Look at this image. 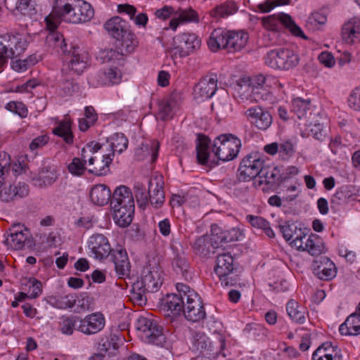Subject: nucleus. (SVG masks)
Here are the masks:
<instances>
[{
	"instance_id": "obj_1",
	"label": "nucleus",
	"mask_w": 360,
	"mask_h": 360,
	"mask_svg": "<svg viewBox=\"0 0 360 360\" xmlns=\"http://www.w3.org/2000/svg\"><path fill=\"white\" fill-rule=\"evenodd\" d=\"M177 293L167 295L164 298L163 310L166 316L173 321L184 313L189 321L198 322L206 317V312L198 294L188 285L178 283Z\"/></svg>"
},
{
	"instance_id": "obj_40",
	"label": "nucleus",
	"mask_w": 360,
	"mask_h": 360,
	"mask_svg": "<svg viewBox=\"0 0 360 360\" xmlns=\"http://www.w3.org/2000/svg\"><path fill=\"white\" fill-rule=\"evenodd\" d=\"M210 139L203 134H198L196 143L198 162L202 165H208Z\"/></svg>"
},
{
	"instance_id": "obj_39",
	"label": "nucleus",
	"mask_w": 360,
	"mask_h": 360,
	"mask_svg": "<svg viewBox=\"0 0 360 360\" xmlns=\"http://www.w3.org/2000/svg\"><path fill=\"white\" fill-rule=\"evenodd\" d=\"M339 331L342 335H360V316L354 313L351 314L340 326Z\"/></svg>"
},
{
	"instance_id": "obj_57",
	"label": "nucleus",
	"mask_w": 360,
	"mask_h": 360,
	"mask_svg": "<svg viewBox=\"0 0 360 360\" xmlns=\"http://www.w3.org/2000/svg\"><path fill=\"white\" fill-rule=\"evenodd\" d=\"M75 296L70 294L56 298L54 306L59 309H68L72 308L75 304Z\"/></svg>"
},
{
	"instance_id": "obj_59",
	"label": "nucleus",
	"mask_w": 360,
	"mask_h": 360,
	"mask_svg": "<svg viewBox=\"0 0 360 360\" xmlns=\"http://www.w3.org/2000/svg\"><path fill=\"white\" fill-rule=\"evenodd\" d=\"M29 290L28 294L29 297L37 298L41 294L42 292V283L34 277L30 278L28 280L27 284Z\"/></svg>"
},
{
	"instance_id": "obj_32",
	"label": "nucleus",
	"mask_w": 360,
	"mask_h": 360,
	"mask_svg": "<svg viewBox=\"0 0 360 360\" xmlns=\"http://www.w3.org/2000/svg\"><path fill=\"white\" fill-rule=\"evenodd\" d=\"M226 38V50L229 52H235L241 50L246 45L248 35L244 32L227 31Z\"/></svg>"
},
{
	"instance_id": "obj_56",
	"label": "nucleus",
	"mask_w": 360,
	"mask_h": 360,
	"mask_svg": "<svg viewBox=\"0 0 360 360\" xmlns=\"http://www.w3.org/2000/svg\"><path fill=\"white\" fill-rule=\"evenodd\" d=\"M139 290L136 288V282L132 285L131 299L134 302L139 305L146 304L147 298L146 293L148 292L145 288L143 286H139Z\"/></svg>"
},
{
	"instance_id": "obj_51",
	"label": "nucleus",
	"mask_w": 360,
	"mask_h": 360,
	"mask_svg": "<svg viewBox=\"0 0 360 360\" xmlns=\"http://www.w3.org/2000/svg\"><path fill=\"white\" fill-rule=\"evenodd\" d=\"M310 101L301 98H296L292 100V110L297 115L299 119L303 117L307 111L309 109Z\"/></svg>"
},
{
	"instance_id": "obj_23",
	"label": "nucleus",
	"mask_w": 360,
	"mask_h": 360,
	"mask_svg": "<svg viewBox=\"0 0 360 360\" xmlns=\"http://www.w3.org/2000/svg\"><path fill=\"white\" fill-rule=\"evenodd\" d=\"M148 184L149 202L150 205L156 209L161 207L165 200L162 177L155 176L149 180Z\"/></svg>"
},
{
	"instance_id": "obj_54",
	"label": "nucleus",
	"mask_w": 360,
	"mask_h": 360,
	"mask_svg": "<svg viewBox=\"0 0 360 360\" xmlns=\"http://www.w3.org/2000/svg\"><path fill=\"white\" fill-rule=\"evenodd\" d=\"M237 271H231L230 273L224 272L223 275H217L221 285L225 287L234 286L239 283L240 279Z\"/></svg>"
},
{
	"instance_id": "obj_45",
	"label": "nucleus",
	"mask_w": 360,
	"mask_h": 360,
	"mask_svg": "<svg viewBox=\"0 0 360 360\" xmlns=\"http://www.w3.org/2000/svg\"><path fill=\"white\" fill-rule=\"evenodd\" d=\"M58 179V175L54 169L44 167L38 173L37 176L33 178L35 184L39 186H49L53 184Z\"/></svg>"
},
{
	"instance_id": "obj_29",
	"label": "nucleus",
	"mask_w": 360,
	"mask_h": 360,
	"mask_svg": "<svg viewBox=\"0 0 360 360\" xmlns=\"http://www.w3.org/2000/svg\"><path fill=\"white\" fill-rule=\"evenodd\" d=\"M94 77L98 85L110 86L119 84L122 75L117 68H109L99 71Z\"/></svg>"
},
{
	"instance_id": "obj_50",
	"label": "nucleus",
	"mask_w": 360,
	"mask_h": 360,
	"mask_svg": "<svg viewBox=\"0 0 360 360\" xmlns=\"http://www.w3.org/2000/svg\"><path fill=\"white\" fill-rule=\"evenodd\" d=\"M111 152L122 153L128 146V139L123 133H115L108 139Z\"/></svg>"
},
{
	"instance_id": "obj_30",
	"label": "nucleus",
	"mask_w": 360,
	"mask_h": 360,
	"mask_svg": "<svg viewBox=\"0 0 360 360\" xmlns=\"http://www.w3.org/2000/svg\"><path fill=\"white\" fill-rule=\"evenodd\" d=\"M198 22L199 17L197 12L191 7L183 9L178 8L175 11V18L169 22V27L173 30H176L179 22Z\"/></svg>"
},
{
	"instance_id": "obj_16",
	"label": "nucleus",
	"mask_w": 360,
	"mask_h": 360,
	"mask_svg": "<svg viewBox=\"0 0 360 360\" xmlns=\"http://www.w3.org/2000/svg\"><path fill=\"white\" fill-rule=\"evenodd\" d=\"M115 265V270L120 278H125L130 274L131 264L127 252L122 246L112 249L109 256Z\"/></svg>"
},
{
	"instance_id": "obj_47",
	"label": "nucleus",
	"mask_w": 360,
	"mask_h": 360,
	"mask_svg": "<svg viewBox=\"0 0 360 360\" xmlns=\"http://www.w3.org/2000/svg\"><path fill=\"white\" fill-rule=\"evenodd\" d=\"M53 134L61 137L68 144H72L74 141V136L71 129L70 120H63L53 129Z\"/></svg>"
},
{
	"instance_id": "obj_15",
	"label": "nucleus",
	"mask_w": 360,
	"mask_h": 360,
	"mask_svg": "<svg viewBox=\"0 0 360 360\" xmlns=\"http://www.w3.org/2000/svg\"><path fill=\"white\" fill-rule=\"evenodd\" d=\"M201 41L195 34L182 33L174 37L172 52L175 56L184 58L200 46Z\"/></svg>"
},
{
	"instance_id": "obj_61",
	"label": "nucleus",
	"mask_w": 360,
	"mask_h": 360,
	"mask_svg": "<svg viewBox=\"0 0 360 360\" xmlns=\"http://www.w3.org/2000/svg\"><path fill=\"white\" fill-rule=\"evenodd\" d=\"M6 108L21 117H25L27 115V109L22 102L11 101L6 104Z\"/></svg>"
},
{
	"instance_id": "obj_18",
	"label": "nucleus",
	"mask_w": 360,
	"mask_h": 360,
	"mask_svg": "<svg viewBox=\"0 0 360 360\" xmlns=\"http://www.w3.org/2000/svg\"><path fill=\"white\" fill-rule=\"evenodd\" d=\"M88 247L93 257L99 260L108 257L112 250L108 238L104 235L98 233L90 237Z\"/></svg>"
},
{
	"instance_id": "obj_7",
	"label": "nucleus",
	"mask_w": 360,
	"mask_h": 360,
	"mask_svg": "<svg viewBox=\"0 0 360 360\" xmlns=\"http://www.w3.org/2000/svg\"><path fill=\"white\" fill-rule=\"evenodd\" d=\"M136 328L140 333L141 340L146 343L162 346L165 342L166 336L163 333V327L154 319L143 316L139 318Z\"/></svg>"
},
{
	"instance_id": "obj_20",
	"label": "nucleus",
	"mask_w": 360,
	"mask_h": 360,
	"mask_svg": "<svg viewBox=\"0 0 360 360\" xmlns=\"http://www.w3.org/2000/svg\"><path fill=\"white\" fill-rule=\"evenodd\" d=\"M217 77L214 74L201 79L194 88L195 97L201 100L212 97L217 90Z\"/></svg>"
},
{
	"instance_id": "obj_38",
	"label": "nucleus",
	"mask_w": 360,
	"mask_h": 360,
	"mask_svg": "<svg viewBox=\"0 0 360 360\" xmlns=\"http://www.w3.org/2000/svg\"><path fill=\"white\" fill-rule=\"evenodd\" d=\"M238 10V6L235 1H226L215 6L210 11V15L216 20L227 18L235 14Z\"/></svg>"
},
{
	"instance_id": "obj_26",
	"label": "nucleus",
	"mask_w": 360,
	"mask_h": 360,
	"mask_svg": "<svg viewBox=\"0 0 360 360\" xmlns=\"http://www.w3.org/2000/svg\"><path fill=\"white\" fill-rule=\"evenodd\" d=\"M259 184L265 183L267 185H276L283 182L286 177H283L278 167L269 165L264 162L259 175Z\"/></svg>"
},
{
	"instance_id": "obj_52",
	"label": "nucleus",
	"mask_w": 360,
	"mask_h": 360,
	"mask_svg": "<svg viewBox=\"0 0 360 360\" xmlns=\"http://www.w3.org/2000/svg\"><path fill=\"white\" fill-rule=\"evenodd\" d=\"M174 105L173 100H162L159 103L158 112L161 120H166L172 117Z\"/></svg>"
},
{
	"instance_id": "obj_27",
	"label": "nucleus",
	"mask_w": 360,
	"mask_h": 360,
	"mask_svg": "<svg viewBox=\"0 0 360 360\" xmlns=\"http://www.w3.org/2000/svg\"><path fill=\"white\" fill-rule=\"evenodd\" d=\"M342 39L347 44L360 40V18H353L345 22L342 29Z\"/></svg>"
},
{
	"instance_id": "obj_28",
	"label": "nucleus",
	"mask_w": 360,
	"mask_h": 360,
	"mask_svg": "<svg viewBox=\"0 0 360 360\" xmlns=\"http://www.w3.org/2000/svg\"><path fill=\"white\" fill-rule=\"evenodd\" d=\"M104 27L109 34L116 40L120 39V37L130 29L129 23L119 16L110 18L105 23Z\"/></svg>"
},
{
	"instance_id": "obj_3",
	"label": "nucleus",
	"mask_w": 360,
	"mask_h": 360,
	"mask_svg": "<svg viewBox=\"0 0 360 360\" xmlns=\"http://www.w3.org/2000/svg\"><path fill=\"white\" fill-rule=\"evenodd\" d=\"M52 14L71 23H83L89 21L94 11L91 4L84 0H56Z\"/></svg>"
},
{
	"instance_id": "obj_64",
	"label": "nucleus",
	"mask_w": 360,
	"mask_h": 360,
	"mask_svg": "<svg viewBox=\"0 0 360 360\" xmlns=\"http://www.w3.org/2000/svg\"><path fill=\"white\" fill-rule=\"evenodd\" d=\"M63 96H70L79 90V85L72 79H65L60 84Z\"/></svg>"
},
{
	"instance_id": "obj_49",
	"label": "nucleus",
	"mask_w": 360,
	"mask_h": 360,
	"mask_svg": "<svg viewBox=\"0 0 360 360\" xmlns=\"http://www.w3.org/2000/svg\"><path fill=\"white\" fill-rule=\"evenodd\" d=\"M79 323L77 316H62L58 322V329L64 335H71L76 330V324Z\"/></svg>"
},
{
	"instance_id": "obj_46",
	"label": "nucleus",
	"mask_w": 360,
	"mask_h": 360,
	"mask_svg": "<svg viewBox=\"0 0 360 360\" xmlns=\"http://www.w3.org/2000/svg\"><path fill=\"white\" fill-rule=\"evenodd\" d=\"M119 337L116 335H110L108 337L101 339L98 349L101 352L108 353V355H115L116 351L118 349Z\"/></svg>"
},
{
	"instance_id": "obj_12",
	"label": "nucleus",
	"mask_w": 360,
	"mask_h": 360,
	"mask_svg": "<svg viewBox=\"0 0 360 360\" xmlns=\"http://www.w3.org/2000/svg\"><path fill=\"white\" fill-rule=\"evenodd\" d=\"M162 271L158 262L153 259L142 270L141 279L136 281V288L143 286L148 292H155L162 284Z\"/></svg>"
},
{
	"instance_id": "obj_24",
	"label": "nucleus",
	"mask_w": 360,
	"mask_h": 360,
	"mask_svg": "<svg viewBox=\"0 0 360 360\" xmlns=\"http://www.w3.org/2000/svg\"><path fill=\"white\" fill-rule=\"evenodd\" d=\"M127 205L135 207L131 190L126 186H120L114 191L110 200L111 208H126Z\"/></svg>"
},
{
	"instance_id": "obj_62",
	"label": "nucleus",
	"mask_w": 360,
	"mask_h": 360,
	"mask_svg": "<svg viewBox=\"0 0 360 360\" xmlns=\"http://www.w3.org/2000/svg\"><path fill=\"white\" fill-rule=\"evenodd\" d=\"M309 136H311L314 139L323 141L326 137V130L323 125L321 123H315L310 126L309 130Z\"/></svg>"
},
{
	"instance_id": "obj_5",
	"label": "nucleus",
	"mask_w": 360,
	"mask_h": 360,
	"mask_svg": "<svg viewBox=\"0 0 360 360\" xmlns=\"http://www.w3.org/2000/svg\"><path fill=\"white\" fill-rule=\"evenodd\" d=\"M26 39L20 34L0 35V68L8 63V59L20 56L27 49Z\"/></svg>"
},
{
	"instance_id": "obj_22",
	"label": "nucleus",
	"mask_w": 360,
	"mask_h": 360,
	"mask_svg": "<svg viewBox=\"0 0 360 360\" xmlns=\"http://www.w3.org/2000/svg\"><path fill=\"white\" fill-rule=\"evenodd\" d=\"M279 229L286 241H290V244L296 248H302V240L306 239L307 236L302 228L294 222L286 221L283 225H279Z\"/></svg>"
},
{
	"instance_id": "obj_42",
	"label": "nucleus",
	"mask_w": 360,
	"mask_h": 360,
	"mask_svg": "<svg viewBox=\"0 0 360 360\" xmlns=\"http://www.w3.org/2000/svg\"><path fill=\"white\" fill-rule=\"evenodd\" d=\"M288 316L295 323L303 324L306 321L307 309L294 300H290L286 304Z\"/></svg>"
},
{
	"instance_id": "obj_2",
	"label": "nucleus",
	"mask_w": 360,
	"mask_h": 360,
	"mask_svg": "<svg viewBox=\"0 0 360 360\" xmlns=\"http://www.w3.org/2000/svg\"><path fill=\"white\" fill-rule=\"evenodd\" d=\"M47 41L58 53L65 57L64 61L67 63L70 70L77 75H81L89 66L88 52L79 46L72 44L68 46L61 33L58 32L50 33L47 37Z\"/></svg>"
},
{
	"instance_id": "obj_55",
	"label": "nucleus",
	"mask_w": 360,
	"mask_h": 360,
	"mask_svg": "<svg viewBox=\"0 0 360 360\" xmlns=\"http://www.w3.org/2000/svg\"><path fill=\"white\" fill-rule=\"evenodd\" d=\"M211 235L209 236L212 243L214 245L215 249L223 248L224 245L226 244L225 240L223 238L224 233L220 228L217 226H212Z\"/></svg>"
},
{
	"instance_id": "obj_17",
	"label": "nucleus",
	"mask_w": 360,
	"mask_h": 360,
	"mask_svg": "<svg viewBox=\"0 0 360 360\" xmlns=\"http://www.w3.org/2000/svg\"><path fill=\"white\" fill-rule=\"evenodd\" d=\"M245 114L250 122L259 130H266L273 122L270 112L259 105L248 108Z\"/></svg>"
},
{
	"instance_id": "obj_21",
	"label": "nucleus",
	"mask_w": 360,
	"mask_h": 360,
	"mask_svg": "<svg viewBox=\"0 0 360 360\" xmlns=\"http://www.w3.org/2000/svg\"><path fill=\"white\" fill-rule=\"evenodd\" d=\"M313 274L319 279L329 281L336 276L335 264L327 257H321L312 264Z\"/></svg>"
},
{
	"instance_id": "obj_58",
	"label": "nucleus",
	"mask_w": 360,
	"mask_h": 360,
	"mask_svg": "<svg viewBox=\"0 0 360 360\" xmlns=\"http://www.w3.org/2000/svg\"><path fill=\"white\" fill-rule=\"evenodd\" d=\"M228 100L229 97L226 96L221 99L217 101L215 103L212 104V110L217 115H225L229 109Z\"/></svg>"
},
{
	"instance_id": "obj_41",
	"label": "nucleus",
	"mask_w": 360,
	"mask_h": 360,
	"mask_svg": "<svg viewBox=\"0 0 360 360\" xmlns=\"http://www.w3.org/2000/svg\"><path fill=\"white\" fill-rule=\"evenodd\" d=\"M117 41L118 42L117 46L121 51V55L132 53L139 44L136 37L130 29L128 30V32H126L123 37H120V39H117Z\"/></svg>"
},
{
	"instance_id": "obj_10",
	"label": "nucleus",
	"mask_w": 360,
	"mask_h": 360,
	"mask_svg": "<svg viewBox=\"0 0 360 360\" xmlns=\"http://www.w3.org/2000/svg\"><path fill=\"white\" fill-rule=\"evenodd\" d=\"M267 79L263 75H258L252 78H243L238 84V92H250V96L256 101L269 100L272 96L270 94Z\"/></svg>"
},
{
	"instance_id": "obj_8",
	"label": "nucleus",
	"mask_w": 360,
	"mask_h": 360,
	"mask_svg": "<svg viewBox=\"0 0 360 360\" xmlns=\"http://www.w3.org/2000/svg\"><path fill=\"white\" fill-rule=\"evenodd\" d=\"M170 247L173 255L172 261L173 270L186 281L192 280L193 270L188 262L186 247L176 238L172 240Z\"/></svg>"
},
{
	"instance_id": "obj_53",
	"label": "nucleus",
	"mask_w": 360,
	"mask_h": 360,
	"mask_svg": "<svg viewBox=\"0 0 360 360\" xmlns=\"http://www.w3.org/2000/svg\"><path fill=\"white\" fill-rule=\"evenodd\" d=\"M86 164L79 158H74L68 164V169L73 176H80L86 170Z\"/></svg>"
},
{
	"instance_id": "obj_4",
	"label": "nucleus",
	"mask_w": 360,
	"mask_h": 360,
	"mask_svg": "<svg viewBox=\"0 0 360 360\" xmlns=\"http://www.w3.org/2000/svg\"><path fill=\"white\" fill-rule=\"evenodd\" d=\"M225 338L219 335L217 340L212 341L204 333L194 332L192 335L190 349L209 359H215L219 355L226 357L227 355L223 350L225 349Z\"/></svg>"
},
{
	"instance_id": "obj_37",
	"label": "nucleus",
	"mask_w": 360,
	"mask_h": 360,
	"mask_svg": "<svg viewBox=\"0 0 360 360\" xmlns=\"http://www.w3.org/2000/svg\"><path fill=\"white\" fill-rule=\"evenodd\" d=\"M323 248L324 244L321 237L311 233L305 241L302 240V248H297V249L307 251L312 256H317L322 253Z\"/></svg>"
},
{
	"instance_id": "obj_35",
	"label": "nucleus",
	"mask_w": 360,
	"mask_h": 360,
	"mask_svg": "<svg viewBox=\"0 0 360 360\" xmlns=\"http://www.w3.org/2000/svg\"><path fill=\"white\" fill-rule=\"evenodd\" d=\"M231 271H237L236 264L233 257L229 252L220 253L216 259L214 272L217 275H223L224 272L230 273Z\"/></svg>"
},
{
	"instance_id": "obj_48",
	"label": "nucleus",
	"mask_w": 360,
	"mask_h": 360,
	"mask_svg": "<svg viewBox=\"0 0 360 360\" xmlns=\"http://www.w3.org/2000/svg\"><path fill=\"white\" fill-rule=\"evenodd\" d=\"M245 219L252 227L258 229H262L268 237L271 238L275 237V233L272 229L270 227L269 222L264 218L260 216L248 214L245 217Z\"/></svg>"
},
{
	"instance_id": "obj_13",
	"label": "nucleus",
	"mask_w": 360,
	"mask_h": 360,
	"mask_svg": "<svg viewBox=\"0 0 360 360\" xmlns=\"http://www.w3.org/2000/svg\"><path fill=\"white\" fill-rule=\"evenodd\" d=\"M265 160L257 152L248 154L240 162L237 176L239 181H249L259 176Z\"/></svg>"
},
{
	"instance_id": "obj_63",
	"label": "nucleus",
	"mask_w": 360,
	"mask_h": 360,
	"mask_svg": "<svg viewBox=\"0 0 360 360\" xmlns=\"http://www.w3.org/2000/svg\"><path fill=\"white\" fill-rule=\"evenodd\" d=\"M279 156L283 160H288L295 153V149L292 143L289 141H285L279 144L278 150Z\"/></svg>"
},
{
	"instance_id": "obj_6",
	"label": "nucleus",
	"mask_w": 360,
	"mask_h": 360,
	"mask_svg": "<svg viewBox=\"0 0 360 360\" xmlns=\"http://www.w3.org/2000/svg\"><path fill=\"white\" fill-rule=\"evenodd\" d=\"M241 141L231 134H223L215 138L212 151L219 160L226 162L238 156Z\"/></svg>"
},
{
	"instance_id": "obj_60",
	"label": "nucleus",
	"mask_w": 360,
	"mask_h": 360,
	"mask_svg": "<svg viewBox=\"0 0 360 360\" xmlns=\"http://www.w3.org/2000/svg\"><path fill=\"white\" fill-rule=\"evenodd\" d=\"M291 0H266L258 5V8L263 13H269L276 6L288 5Z\"/></svg>"
},
{
	"instance_id": "obj_33",
	"label": "nucleus",
	"mask_w": 360,
	"mask_h": 360,
	"mask_svg": "<svg viewBox=\"0 0 360 360\" xmlns=\"http://www.w3.org/2000/svg\"><path fill=\"white\" fill-rule=\"evenodd\" d=\"M159 148L160 144L157 141H146L136 149V159L139 161H141L148 156H151V161L154 162L158 158Z\"/></svg>"
},
{
	"instance_id": "obj_31",
	"label": "nucleus",
	"mask_w": 360,
	"mask_h": 360,
	"mask_svg": "<svg viewBox=\"0 0 360 360\" xmlns=\"http://www.w3.org/2000/svg\"><path fill=\"white\" fill-rule=\"evenodd\" d=\"M91 201L98 206H103L111 200L112 194L110 188L105 184H96L90 191Z\"/></svg>"
},
{
	"instance_id": "obj_36",
	"label": "nucleus",
	"mask_w": 360,
	"mask_h": 360,
	"mask_svg": "<svg viewBox=\"0 0 360 360\" xmlns=\"http://www.w3.org/2000/svg\"><path fill=\"white\" fill-rule=\"evenodd\" d=\"M192 247L196 255L206 258L214 254L216 250L209 238V235H202L197 238Z\"/></svg>"
},
{
	"instance_id": "obj_11",
	"label": "nucleus",
	"mask_w": 360,
	"mask_h": 360,
	"mask_svg": "<svg viewBox=\"0 0 360 360\" xmlns=\"http://www.w3.org/2000/svg\"><path fill=\"white\" fill-rule=\"evenodd\" d=\"M263 26L269 30L278 32L282 26L288 29L290 33L304 39H307L300 27H299L292 20L291 16L286 13H279L278 15H272L262 18Z\"/></svg>"
},
{
	"instance_id": "obj_44",
	"label": "nucleus",
	"mask_w": 360,
	"mask_h": 360,
	"mask_svg": "<svg viewBox=\"0 0 360 360\" xmlns=\"http://www.w3.org/2000/svg\"><path fill=\"white\" fill-rule=\"evenodd\" d=\"M352 196L353 193L348 186H342L337 190L330 199L331 209L338 210L340 206L347 204Z\"/></svg>"
},
{
	"instance_id": "obj_34",
	"label": "nucleus",
	"mask_w": 360,
	"mask_h": 360,
	"mask_svg": "<svg viewBox=\"0 0 360 360\" xmlns=\"http://www.w3.org/2000/svg\"><path fill=\"white\" fill-rule=\"evenodd\" d=\"M134 208L127 205L126 208H111L112 219L115 223L122 228L129 226L134 218Z\"/></svg>"
},
{
	"instance_id": "obj_14",
	"label": "nucleus",
	"mask_w": 360,
	"mask_h": 360,
	"mask_svg": "<svg viewBox=\"0 0 360 360\" xmlns=\"http://www.w3.org/2000/svg\"><path fill=\"white\" fill-rule=\"evenodd\" d=\"M4 243L15 250H21L24 247H32V240L30 230L23 224H15L4 234Z\"/></svg>"
},
{
	"instance_id": "obj_9",
	"label": "nucleus",
	"mask_w": 360,
	"mask_h": 360,
	"mask_svg": "<svg viewBox=\"0 0 360 360\" xmlns=\"http://www.w3.org/2000/svg\"><path fill=\"white\" fill-rule=\"evenodd\" d=\"M264 61L266 65L274 69L289 70L299 63L300 58L291 49H278L268 51Z\"/></svg>"
},
{
	"instance_id": "obj_43",
	"label": "nucleus",
	"mask_w": 360,
	"mask_h": 360,
	"mask_svg": "<svg viewBox=\"0 0 360 360\" xmlns=\"http://www.w3.org/2000/svg\"><path fill=\"white\" fill-rule=\"evenodd\" d=\"M226 34L227 30L221 28L213 30L207 41L210 49L212 51H217L220 49H227Z\"/></svg>"
},
{
	"instance_id": "obj_25",
	"label": "nucleus",
	"mask_w": 360,
	"mask_h": 360,
	"mask_svg": "<svg viewBox=\"0 0 360 360\" xmlns=\"http://www.w3.org/2000/svg\"><path fill=\"white\" fill-rule=\"evenodd\" d=\"M114 158V153L110 152L103 155L101 160L96 162V157L90 156L89 158V166L90 167L87 171L89 174L97 176H105L110 173V165H111Z\"/></svg>"
},
{
	"instance_id": "obj_19",
	"label": "nucleus",
	"mask_w": 360,
	"mask_h": 360,
	"mask_svg": "<svg viewBox=\"0 0 360 360\" xmlns=\"http://www.w3.org/2000/svg\"><path fill=\"white\" fill-rule=\"evenodd\" d=\"M105 326V317L100 313H93L82 319L79 318V324L77 330L86 335H93L101 331Z\"/></svg>"
}]
</instances>
